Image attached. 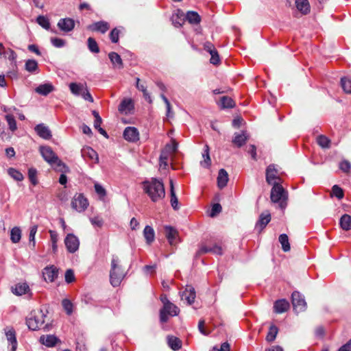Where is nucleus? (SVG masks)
<instances>
[{
  "label": "nucleus",
  "instance_id": "nucleus-57",
  "mask_svg": "<svg viewBox=\"0 0 351 351\" xmlns=\"http://www.w3.org/2000/svg\"><path fill=\"white\" fill-rule=\"evenodd\" d=\"M167 154H165V153H162L160 158V168L165 169L167 166Z\"/></svg>",
  "mask_w": 351,
  "mask_h": 351
},
{
  "label": "nucleus",
  "instance_id": "nucleus-37",
  "mask_svg": "<svg viewBox=\"0 0 351 351\" xmlns=\"http://www.w3.org/2000/svg\"><path fill=\"white\" fill-rule=\"evenodd\" d=\"M278 330L276 326H271L269 330L267 333V335L266 337L267 341H273L275 339L276 335L278 334Z\"/></svg>",
  "mask_w": 351,
  "mask_h": 351
},
{
  "label": "nucleus",
  "instance_id": "nucleus-42",
  "mask_svg": "<svg viewBox=\"0 0 351 351\" xmlns=\"http://www.w3.org/2000/svg\"><path fill=\"white\" fill-rule=\"evenodd\" d=\"M88 45L89 49L91 51H93L94 53H99V48L98 45L95 39H93V38H89L88 39Z\"/></svg>",
  "mask_w": 351,
  "mask_h": 351
},
{
  "label": "nucleus",
  "instance_id": "nucleus-54",
  "mask_svg": "<svg viewBox=\"0 0 351 351\" xmlns=\"http://www.w3.org/2000/svg\"><path fill=\"white\" fill-rule=\"evenodd\" d=\"M65 280L67 283H71L75 280V276L73 270L68 269L65 273Z\"/></svg>",
  "mask_w": 351,
  "mask_h": 351
},
{
  "label": "nucleus",
  "instance_id": "nucleus-18",
  "mask_svg": "<svg viewBox=\"0 0 351 351\" xmlns=\"http://www.w3.org/2000/svg\"><path fill=\"white\" fill-rule=\"evenodd\" d=\"M274 308L277 313H282L289 309V304L285 300H280L276 302Z\"/></svg>",
  "mask_w": 351,
  "mask_h": 351
},
{
  "label": "nucleus",
  "instance_id": "nucleus-26",
  "mask_svg": "<svg viewBox=\"0 0 351 351\" xmlns=\"http://www.w3.org/2000/svg\"><path fill=\"white\" fill-rule=\"evenodd\" d=\"M190 23L199 24L201 21L200 16L195 12H189L186 16Z\"/></svg>",
  "mask_w": 351,
  "mask_h": 351
},
{
  "label": "nucleus",
  "instance_id": "nucleus-12",
  "mask_svg": "<svg viewBox=\"0 0 351 351\" xmlns=\"http://www.w3.org/2000/svg\"><path fill=\"white\" fill-rule=\"evenodd\" d=\"M295 6L297 10L303 14H306L310 12L311 6L308 0H295Z\"/></svg>",
  "mask_w": 351,
  "mask_h": 351
},
{
  "label": "nucleus",
  "instance_id": "nucleus-4",
  "mask_svg": "<svg viewBox=\"0 0 351 351\" xmlns=\"http://www.w3.org/2000/svg\"><path fill=\"white\" fill-rule=\"evenodd\" d=\"M288 197L287 192L280 184H275L271 191V200L274 203H278L281 208L287 206Z\"/></svg>",
  "mask_w": 351,
  "mask_h": 351
},
{
  "label": "nucleus",
  "instance_id": "nucleus-5",
  "mask_svg": "<svg viewBox=\"0 0 351 351\" xmlns=\"http://www.w3.org/2000/svg\"><path fill=\"white\" fill-rule=\"evenodd\" d=\"M178 313L177 307L172 303L167 302L165 304L163 308L160 311V320L165 322L168 319V315L176 316Z\"/></svg>",
  "mask_w": 351,
  "mask_h": 351
},
{
  "label": "nucleus",
  "instance_id": "nucleus-11",
  "mask_svg": "<svg viewBox=\"0 0 351 351\" xmlns=\"http://www.w3.org/2000/svg\"><path fill=\"white\" fill-rule=\"evenodd\" d=\"M134 109V102L131 99H125L122 101L119 110L123 114H128Z\"/></svg>",
  "mask_w": 351,
  "mask_h": 351
},
{
  "label": "nucleus",
  "instance_id": "nucleus-64",
  "mask_svg": "<svg viewBox=\"0 0 351 351\" xmlns=\"http://www.w3.org/2000/svg\"><path fill=\"white\" fill-rule=\"evenodd\" d=\"M351 349V339L345 345L341 346L339 351H350Z\"/></svg>",
  "mask_w": 351,
  "mask_h": 351
},
{
  "label": "nucleus",
  "instance_id": "nucleus-24",
  "mask_svg": "<svg viewBox=\"0 0 351 351\" xmlns=\"http://www.w3.org/2000/svg\"><path fill=\"white\" fill-rule=\"evenodd\" d=\"M247 135L245 132H243L241 134H238L235 136L233 143L238 147H241L245 144L247 140Z\"/></svg>",
  "mask_w": 351,
  "mask_h": 351
},
{
  "label": "nucleus",
  "instance_id": "nucleus-48",
  "mask_svg": "<svg viewBox=\"0 0 351 351\" xmlns=\"http://www.w3.org/2000/svg\"><path fill=\"white\" fill-rule=\"evenodd\" d=\"M139 81H140V79L137 78L136 79V86H137V88L141 90V91L143 92V95L145 97V99H147L148 100L149 103L151 104L152 102V99L150 98V96H149V93H147V88L144 86H143V85L139 86Z\"/></svg>",
  "mask_w": 351,
  "mask_h": 351
},
{
  "label": "nucleus",
  "instance_id": "nucleus-39",
  "mask_svg": "<svg viewBox=\"0 0 351 351\" xmlns=\"http://www.w3.org/2000/svg\"><path fill=\"white\" fill-rule=\"evenodd\" d=\"M208 51L211 56L210 62L213 64H219L220 59L217 51L215 49H209Z\"/></svg>",
  "mask_w": 351,
  "mask_h": 351
},
{
  "label": "nucleus",
  "instance_id": "nucleus-1",
  "mask_svg": "<svg viewBox=\"0 0 351 351\" xmlns=\"http://www.w3.org/2000/svg\"><path fill=\"white\" fill-rule=\"evenodd\" d=\"M144 188L154 202H159L165 197L164 184L161 181L152 179L143 182Z\"/></svg>",
  "mask_w": 351,
  "mask_h": 351
},
{
  "label": "nucleus",
  "instance_id": "nucleus-62",
  "mask_svg": "<svg viewBox=\"0 0 351 351\" xmlns=\"http://www.w3.org/2000/svg\"><path fill=\"white\" fill-rule=\"evenodd\" d=\"M88 155H89V157L93 159V160H95V162H97L98 160H99V158H98V156H97V154L93 149H90L88 152Z\"/></svg>",
  "mask_w": 351,
  "mask_h": 351
},
{
  "label": "nucleus",
  "instance_id": "nucleus-7",
  "mask_svg": "<svg viewBox=\"0 0 351 351\" xmlns=\"http://www.w3.org/2000/svg\"><path fill=\"white\" fill-rule=\"evenodd\" d=\"M88 206V200L82 194L75 195L72 201V207L77 212L84 211Z\"/></svg>",
  "mask_w": 351,
  "mask_h": 351
},
{
  "label": "nucleus",
  "instance_id": "nucleus-16",
  "mask_svg": "<svg viewBox=\"0 0 351 351\" xmlns=\"http://www.w3.org/2000/svg\"><path fill=\"white\" fill-rule=\"evenodd\" d=\"M29 291V286L25 282H20L13 288V292L17 295H22Z\"/></svg>",
  "mask_w": 351,
  "mask_h": 351
},
{
  "label": "nucleus",
  "instance_id": "nucleus-55",
  "mask_svg": "<svg viewBox=\"0 0 351 351\" xmlns=\"http://www.w3.org/2000/svg\"><path fill=\"white\" fill-rule=\"evenodd\" d=\"M221 211V206L219 204H215L213 207L211 212L210 213V217H214L216 215L219 213Z\"/></svg>",
  "mask_w": 351,
  "mask_h": 351
},
{
  "label": "nucleus",
  "instance_id": "nucleus-23",
  "mask_svg": "<svg viewBox=\"0 0 351 351\" xmlns=\"http://www.w3.org/2000/svg\"><path fill=\"white\" fill-rule=\"evenodd\" d=\"M292 303L294 306H304L306 304L304 299L302 298L299 292L295 291L292 293Z\"/></svg>",
  "mask_w": 351,
  "mask_h": 351
},
{
  "label": "nucleus",
  "instance_id": "nucleus-59",
  "mask_svg": "<svg viewBox=\"0 0 351 351\" xmlns=\"http://www.w3.org/2000/svg\"><path fill=\"white\" fill-rule=\"evenodd\" d=\"M204 325H205V323H204V320L199 321V322L198 324V328H199V331L201 332V333H202L204 335H208L210 333V332L205 330Z\"/></svg>",
  "mask_w": 351,
  "mask_h": 351
},
{
  "label": "nucleus",
  "instance_id": "nucleus-41",
  "mask_svg": "<svg viewBox=\"0 0 351 351\" xmlns=\"http://www.w3.org/2000/svg\"><path fill=\"white\" fill-rule=\"evenodd\" d=\"M38 68V63L36 60H28L25 64V69L29 72H34Z\"/></svg>",
  "mask_w": 351,
  "mask_h": 351
},
{
  "label": "nucleus",
  "instance_id": "nucleus-35",
  "mask_svg": "<svg viewBox=\"0 0 351 351\" xmlns=\"http://www.w3.org/2000/svg\"><path fill=\"white\" fill-rule=\"evenodd\" d=\"M318 144L323 148H328L330 144V140L324 135H319L317 138Z\"/></svg>",
  "mask_w": 351,
  "mask_h": 351
},
{
  "label": "nucleus",
  "instance_id": "nucleus-19",
  "mask_svg": "<svg viewBox=\"0 0 351 351\" xmlns=\"http://www.w3.org/2000/svg\"><path fill=\"white\" fill-rule=\"evenodd\" d=\"M92 29L97 32H100L101 33H105L109 29V25L107 22L104 21H99L94 23L91 26Z\"/></svg>",
  "mask_w": 351,
  "mask_h": 351
},
{
  "label": "nucleus",
  "instance_id": "nucleus-36",
  "mask_svg": "<svg viewBox=\"0 0 351 351\" xmlns=\"http://www.w3.org/2000/svg\"><path fill=\"white\" fill-rule=\"evenodd\" d=\"M21 230L17 227L12 228L11 230V240L12 241V242H14V243L19 242L21 239Z\"/></svg>",
  "mask_w": 351,
  "mask_h": 351
},
{
  "label": "nucleus",
  "instance_id": "nucleus-44",
  "mask_svg": "<svg viewBox=\"0 0 351 351\" xmlns=\"http://www.w3.org/2000/svg\"><path fill=\"white\" fill-rule=\"evenodd\" d=\"M332 195L337 197L338 199H342L343 197V191L337 185H334L332 189Z\"/></svg>",
  "mask_w": 351,
  "mask_h": 351
},
{
  "label": "nucleus",
  "instance_id": "nucleus-52",
  "mask_svg": "<svg viewBox=\"0 0 351 351\" xmlns=\"http://www.w3.org/2000/svg\"><path fill=\"white\" fill-rule=\"evenodd\" d=\"M6 120L8 123V125L10 126V130L12 131H14L16 130V121L12 115H7L6 116Z\"/></svg>",
  "mask_w": 351,
  "mask_h": 351
},
{
  "label": "nucleus",
  "instance_id": "nucleus-32",
  "mask_svg": "<svg viewBox=\"0 0 351 351\" xmlns=\"http://www.w3.org/2000/svg\"><path fill=\"white\" fill-rule=\"evenodd\" d=\"M184 295H186V300L189 304H191L194 302L195 299V292L193 288L186 289L184 292Z\"/></svg>",
  "mask_w": 351,
  "mask_h": 351
},
{
  "label": "nucleus",
  "instance_id": "nucleus-2",
  "mask_svg": "<svg viewBox=\"0 0 351 351\" xmlns=\"http://www.w3.org/2000/svg\"><path fill=\"white\" fill-rule=\"evenodd\" d=\"M41 153L46 161H47L56 171L60 172H68L69 169L58 158L53 150L48 147L41 148Z\"/></svg>",
  "mask_w": 351,
  "mask_h": 351
},
{
  "label": "nucleus",
  "instance_id": "nucleus-8",
  "mask_svg": "<svg viewBox=\"0 0 351 351\" xmlns=\"http://www.w3.org/2000/svg\"><path fill=\"white\" fill-rule=\"evenodd\" d=\"M65 245L70 252H74L78 249L79 241L73 234H68L65 239Z\"/></svg>",
  "mask_w": 351,
  "mask_h": 351
},
{
  "label": "nucleus",
  "instance_id": "nucleus-33",
  "mask_svg": "<svg viewBox=\"0 0 351 351\" xmlns=\"http://www.w3.org/2000/svg\"><path fill=\"white\" fill-rule=\"evenodd\" d=\"M144 235L148 243L152 242L154 239V232L152 228L147 226L145 228Z\"/></svg>",
  "mask_w": 351,
  "mask_h": 351
},
{
  "label": "nucleus",
  "instance_id": "nucleus-17",
  "mask_svg": "<svg viewBox=\"0 0 351 351\" xmlns=\"http://www.w3.org/2000/svg\"><path fill=\"white\" fill-rule=\"evenodd\" d=\"M35 129L40 137L45 139H49L51 137L49 129L43 124L38 125Z\"/></svg>",
  "mask_w": 351,
  "mask_h": 351
},
{
  "label": "nucleus",
  "instance_id": "nucleus-58",
  "mask_svg": "<svg viewBox=\"0 0 351 351\" xmlns=\"http://www.w3.org/2000/svg\"><path fill=\"white\" fill-rule=\"evenodd\" d=\"M171 204L174 209L178 208V200L175 193H171Z\"/></svg>",
  "mask_w": 351,
  "mask_h": 351
},
{
  "label": "nucleus",
  "instance_id": "nucleus-50",
  "mask_svg": "<svg viewBox=\"0 0 351 351\" xmlns=\"http://www.w3.org/2000/svg\"><path fill=\"white\" fill-rule=\"evenodd\" d=\"M62 305L67 314L71 315L73 312V304L71 302V301L67 299H64L62 301Z\"/></svg>",
  "mask_w": 351,
  "mask_h": 351
},
{
  "label": "nucleus",
  "instance_id": "nucleus-43",
  "mask_svg": "<svg viewBox=\"0 0 351 351\" xmlns=\"http://www.w3.org/2000/svg\"><path fill=\"white\" fill-rule=\"evenodd\" d=\"M37 22L40 25H41L46 29H48L50 27V23L49 21V19L44 16H39L37 18Z\"/></svg>",
  "mask_w": 351,
  "mask_h": 351
},
{
  "label": "nucleus",
  "instance_id": "nucleus-60",
  "mask_svg": "<svg viewBox=\"0 0 351 351\" xmlns=\"http://www.w3.org/2000/svg\"><path fill=\"white\" fill-rule=\"evenodd\" d=\"M82 97L84 99L89 101L90 102H93V99L92 96L90 95L87 87L84 90L83 93L82 94Z\"/></svg>",
  "mask_w": 351,
  "mask_h": 351
},
{
  "label": "nucleus",
  "instance_id": "nucleus-51",
  "mask_svg": "<svg viewBox=\"0 0 351 351\" xmlns=\"http://www.w3.org/2000/svg\"><path fill=\"white\" fill-rule=\"evenodd\" d=\"M28 176L30 181L34 185H36L38 183L37 181V171L36 169H30L28 172Z\"/></svg>",
  "mask_w": 351,
  "mask_h": 351
},
{
  "label": "nucleus",
  "instance_id": "nucleus-31",
  "mask_svg": "<svg viewBox=\"0 0 351 351\" xmlns=\"http://www.w3.org/2000/svg\"><path fill=\"white\" fill-rule=\"evenodd\" d=\"M157 108L159 110H162L164 109H166L167 110V116L169 115L170 104H169V101L167 100V99L165 97H164L163 95L162 96V100H161L160 103L158 105Z\"/></svg>",
  "mask_w": 351,
  "mask_h": 351
},
{
  "label": "nucleus",
  "instance_id": "nucleus-61",
  "mask_svg": "<svg viewBox=\"0 0 351 351\" xmlns=\"http://www.w3.org/2000/svg\"><path fill=\"white\" fill-rule=\"evenodd\" d=\"M51 42L52 43L56 46V47H60L64 45V42L63 40L60 39V38H53L51 40Z\"/></svg>",
  "mask_w": 351,
  "mask_h": 351
},
{
  "label": "nucleus",
  "instance_id": "nucleus-56",
  "mask_svg": "<svg viewBox=\"0 0 351 351\" xmlns=\"http://www.w3.org/2000/svg\"><path fill=\"white\" fill-rule=\"evenodd\" d=\"M177 149V144L175 141H172L171 144L167 145L165 147V151L162 152V153H165V154H167L168 152H174L176 151Z\"/></svg>",
  "mask_w": 351,
  "mask_h": 351
},
{
  "label": "nucleus",
  "instance_id": "nucleus-29",
  "mask_svg": "<svg viewBox=\"0 0 351 351\" xmlns=\"http://www.w3.org/2000/svg\"><path fill=\"white\" fill-rule=\"evenodd\" d=\"M109 58L112 62V63L118 67H121L123 65V62L121 58V56L115 53V52H111L109 53Z\"/></svg>",
  "mask_w": 351,
  "mask_h": 351
},
{
  "label": "nucleus",
  "instance_id": "nucleus-30",
  "mask_svg": "<svg viewBox=\"0 0 351 351\" xmlns=\"http://www.w3.org/2000/svg\"><path fill=\"white\" fill-rule=\"evenodd\" d=\"M167 237L169 240V242L171 245L173 244V239H175L178 235V232L176 230L173 229L171 227H166L165 228Z\"/></svg>",
  "mask_w": 351,
  "mask_h": 351
},
{
  "label": "nucleus",
  "instance_id": "nucleus-40",
  "mask_svg": "<svg viewBox=\"0 0 351 351\" xmlns=\"http://www.w3.org/2000/svg\"><path fill=\"white\" fill-rule=\"evenodd\" d=\"M209 150L210 149L208 145H206L205 154L203 156L204 160V162H202V165L206 168H209L211 164Z\"/></svg>",
  "mask_w": 351,
  "mask_h": 351
},
{
  "label": "nucleus",
  "instance_id": "nucleus-22",
  "mask_svg": "<svg viewBox=\"0 0 351 351\" xmlns=\"http://www.w3.org/2000/svg\"><path fill=\"white\" fill-rule=\"evenodd\" d=\"M53 90V86L50 84H45L38 86L36 88V92L43 95H46Z\"/></svg>",
  "mask_w": 351,
  "mask_h": 351
},
{
  "label": "nucleus",
  "instance_id": "nucleus-53",
  "mask_svg": "<svg viewBox=\"0 0 351 351\" xmlns=\"http://www.w3.org/2000/svg\"><path fill=\"white\" fill-rule=\"evenodd\" d=\"M95 189L96 193L99 195L100 197H105L106 192L105 189L99 184L96 183L95 184Z\"/></svg>",
  "mask_w": 351,
  "mask_h": 351
},
{
  "label": "nucleus",
  "instance_id": "nucleus-28",
  "mask_svg": "<svg viewBox=\"0 0 351 351\" xmlns=\"http://www.w3.org/2000/svg\"><path fill=\"white\" fill-rule=\"evenodd\" d=\"M279 241L282 245V250L287 252L290 250L291 246L289 241L288 236L286 234H282L279 237Z\"/></svg>",
  "mask_w": 351,
  "mask_h": 351
},
{
  "label": "nucleus",
  "instance_id": "nucleus-3",
  "mask_svg": "<svg viewBox=\"0 0 351 351\" xmlns=\"http://www.w3.org/2000/svg\"><path fill=\"white\" fill-rule=\"evenodd\" d=\"M127 273V267L117 263L115 261H112V269L110 271V282L113 286L121 284Z\"/></svg>",
  "mask_w": 351,
  "mask_h": 351
},
{
  "label": "nucleus",
  "instance_id": "nucleus-9",
  "mask_svg": "<svg viewBox=\"0 0 351 351\" xmlns=\"http://www.w3.org/2000/svg\"><path fill=\"white\" fill-rule=\"evenodd\" d=\"M43 278L46 282H53L58 276V269L53 266L45 268L43 273Z\"/></svg>",
  "mask_w": 351,
  "mask_h": 351
},
{
  "label": "nucleus",
  "instance_id": "nucleus-14",
  "mask_svg": "<svg viewBox=\"0 0 351 351\" xmlns=\"http://www.w3.org/2000/svg\"><path fill=\"white\" fill-rule=\"evenodd\" d=\"M58 25L62 31L69 32L73 29L75 23L71 19H64L58 23Z\"/></svg>",
  "mask_w": 351,
  "mask_h": 351
},
{
  "label": "nucleus",
  "instance_id": "nucleus-63",
  "mask_svg": "<svg viewBox=\"0 0 351 351\" xmlns=\"http://www.w3.org/2000/svg\"><path fill=\"white\" fill-rule=\"evenodd\" d=\"M91 222L93 224L98 226V227H101L102 224H103V222L101 221V219H99V217H94L93 219H91Z\"/></svg>",
  "mask_w": 351,
  "mask_h": 351
},
{
  "label": "nucleus",
  "instance_id": "nucleus-38",
  "mask_svg": "<svg viewBox=\"0 0 351 351\" xmlns=\"http://www.w3.org/2000/svg\"><path fill=\"white\" fill-rule=\"evenodd\" d=\"M341 86L346 93L351 94V80L343 77L341 79Z\"/></svg>",
  "mask_w": 351,
  "mask_h": 351
},
{
  "label": "nucleus",
  "instance_id": "nucleus-15",
  "mask_svg": "<svg viewBox=\"0 0 351 351\" xmlns=\"http://www.w3.org/2000/svg\"><path fill=\"white\" fill-rule=\"evenodd\" d=\"M228 182V174L223 169H220L217 176V185L219 188H223Z\"/></svg>",
  "mask_w": 351,
  "mask_h": 351
},
{
  "label": "nucleus",
  "instance_id": "nucleus-10",
  "mask_svg": "<svg viewBox=\"0 0 351 351\" xmlns=\"http://www.w3.org/2000/svg\"><path fill=\"white\" fill-rule=\"evenodd\" d=\"M124 138L128 141L134 142L139 139V134L136 128L132 127L127 128L123 133Z\"/></svg>",
  "mask_w": 351,
  "mask_h": 351
},
{
  "label": "nucleus",
  "instance_id": "nucleus-20",
  "mask_svg": "<svg viewBox=\"0 0 351 351\" xmlns=\"http://www.w3.org/2000/svg\"><path fill=\"white\" fill-rule=\"evenodd\" d=\"M168 344L173 350H178L182 347L181 341L174 336H169L168 337Z\"/></svg>",
  "mask_w": 351,
  "mask_h": 351
},
{
  "label": "nucleus",
  "instance_id": "nucleus-6",
  "mask_svg": "<svg viewBox=\"0 0 351 351\" xmlns=\"http://www.w3.org/2000/svg\"><path fill=\"white\" fill-rule=\"evenodd\" d=\"M266 180L269 184H280V176L278 174V171L273 165H269L266 170Z\"/></svg>",
  "mask_w": 351,
  "mask_h": 351
},
{
  "label": "nucleus",
  "instance_id": "nucleus-21",
  "mask_svg": "<svg viewBox=\"0 0 351 351\" xmlns=\"http://www.w3.org/2000/svg\"><path fill=\"white\" fill-rule=\"evenodd\" d=\"M341 228L344 230L351 229V216L349 215H343L340 219Z\"/></svg>",
  "mask_w": 351,
  "mask_h": 351
},
{
  "label": "nucleus",
  "instance_id": "nucleus-46",
  "mask_svg": "<svg viewBox=\"0 0 351 351\" xmlns=\"http://www.w3.org/2000/svg\"><path fill=\"white\" fill-rule=\"evenodd\" d=\"M221 104L223 108H232L234 106L232 99L228 97H223L221 98Z\"/></svg>",
  "mask_w": 351,
  "mask_h": 351
},
{
  "label": "nucleus",
  "instance_id": "nucleus-34",
  "mask_svg": "<svg viewBox=\"0 0 351 351\" xmlns=\"http://www.w3.org/2000/svg\"><path fill=\"white\" fill-rule=\"evenodd\" d=\"M339 169L343 173L348 174L351 171V163L348 160H343L339 162Z\"/></svg>",
  "mask_w": 351,
  "mask_h": 351
},
{
  "label": "nucleus",
  "instance_id": "nucleus-45",
  "mask_svg": "<svg viewBox=\"0 0 351 351\" xmlns=\"http://www.w3.org/2000/svg\"><path fill=\"white\" fill-rule=\"evenodd\" d=\"M120 35V30L117 27L112 29L110 34V38L112 43H117L119 41Z\"/></svg>",
  "mask_w": 351,
  "mask_h": 351
},
{
  "label": "nucleus",
  "instance_id": "nucleus-13",
  "mask_svg": "<svg viewBox=\"0 0 351 351\" xmlns=\"http://www.w3.org/2000/svg\"><path fill=\"white\" fill-rule=\"evenodd\" d=\"M58 341V339L54 335H43L40 338V341L47 347L54 346Z\"/></svg>",
  "mask_w": 351,
  "mask_h": 351
},
{
  "label": "nucleus",
  "instance_id": "nucleus-49",
  "mask_svg": "<svg viewBox=\"0 0 351 351\" xmlns=\"http://www.w3.org/2000/svg\"><path fill=\"white\" fill-rule=\"evenodd\" d=\"M28 328L32 330H36L38 328V322L35 317H30L27 320Z\"/></svg>",
  "mask_w": 351,
  "mask_h": 351
},
{
  "label": "nucleus",
  "instance_id": "nucleus-25",
  "mask_svg": "<svg viewBox=\"0 0 351 351\" xmlns=\"http://www.w3.org/2000/svg\"><path fill=\"white\" fill-rule=\"evenodd\" d=\"M271 220L270 214L261 215L260 217V219L257 223V226L259 227L260 230H263L265 226L269 223Z\"/></svg>",
  "mask_w": 351,
  "mask_h": 351
},
{
  "label": "nucleus",
  "instance_id": "nucleus-47",
  "mask_svg": "<svg viewBox=\"0 0 351 351\" xmlns=\"http://www.w3.org/2000/svg\"><path fill=\"white\" fill-rule=\"evenodd\" d=\"M6 337L8 340L12 343V350L14 351L16 346V340L15 334L12 331H9L6 333Z\"/></svg>",
  "mask_w": 351,
  "mask_h": 351
},
{
  "label": "nucleus",
  "instance_id": "nucleus-27",
  "mask_svg": "<svg viewBox=\"0 0 351 351\" xmlns=\"http://www.w3.org/2000/svg\"><path fill=\"white\" fill-rule=\"evenodd\" d=\"M69 86L71 92L75 95H82L86 88V86L76 83H71Z\"/></svg>",
  "mask_w": 351,
  "mask_h": 351
}]
</instances>
